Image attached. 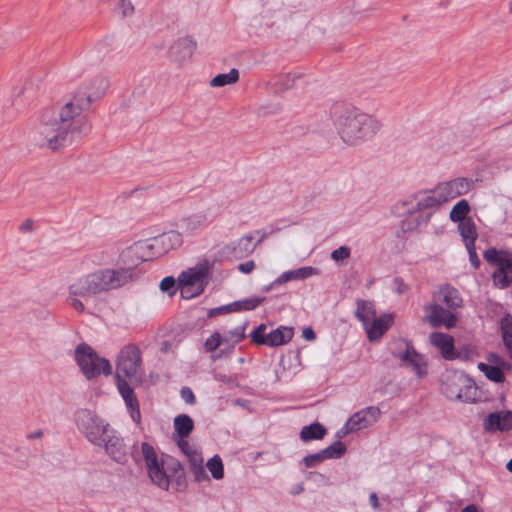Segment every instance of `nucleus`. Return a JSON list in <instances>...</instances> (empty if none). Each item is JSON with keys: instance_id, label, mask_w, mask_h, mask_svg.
<instances>
[{"instance_id": "f704fd0d", "label": "nucleus", "mask_w": 512, "mask_h": 512, "mask_svg": "<svg viewBox=\"0 0 512 512\" xmlns=\"http://www.w3.org/2000/svg\"><path fill=\"white\" fill-rule=\"evenodd\" d=\"M239 80V71L232 68L228 73L218 74L210 81L212 87H223L228 84H234Z\"/></svg>"}, {"instance_id": "052dcab7", "label": "nucleus", "mask_w": 512, "mask_h": 512, "mask_svg": "<svg viewBox=\"0 0 512 512\" xmlns=\"http://www.w3.org/2000/svg\"><path fill=\"white\" fill-rule=\"evenodd\" d=\"M254 268H255V263L252 260L244 262V263H241L238 266V269L242 273H245V274H248V273L252 272Z\"/></svg>"}, {"instance_id": "13d9d810", "label": "nucleus", "mask_w": 512, "mask_h": 512, "mask_svg": "<svg viewBox=\"0 0 512 512\" xmlns=\"http://www.w3.org/2000/svg\"><path fill=\"white\" fill-rule=\"evenodd\" d=\"M181 397L187 404H194L196 401L195 395L189 387L181 389Z\"/></svg>"}, {"instance_id": "9b49d317", "label": "nucleus", "mask_w": 512, "mask_h": 512, "mask_svg": "<svg viewBox=\"0 0 512 512\" xmlns=\"http://www.w3.org/2000/svg\"><path fill=\"white\" fill-rule=\"evenodd\" d=\"M153 257H160L182 244V235L178 231L171 230L156 237L145 240Z\"/></svg>"}, {"instance_id": "5701e85b", "label": "nucleus", "mask_w": 512, "mask_h": 512, "mask_svg": "<svg viewBox=\"0 0 512 512\" xmlns=\"http://www.w3.org/2000/svg\"><path fill=\"white\" fill-rule=\"evenodd\" d=\"M265 297L253 296L247 299L235 301L231 304L212 309L209 313V316H214L215 314H220L223 312H232V311H250L254 310L258 307L263 301Z\"/></svg>"}, {"instance_id": "39448f33", "label": "nucleus", "mask_w": 512, "mask_h": 512, "mask_svg": "<svg viewBox=\"0 0 512 512\" xmlns=\"http://www.w3.org/2000/svg\"><path fill=\"white\" fill-rule=\"evenodd\" d=\"M115 379H128L131 383L142 381L141 350L134 344L124 346L116 359Z\"/></svg>"}, {"instance_id": "c9c22d12", "label": "nucleus", "mask_w": 512, "mask_h": 512, "mask_svg": "<svg viewBox=\"0 0 512 512\" xmlns=\"http://www.w3.org/2000/svg\"><path fill=\"white\" fill-rule=\"evenodd\" d=\"M470 211V206L467 200L462 199L458 201L450 211V219L453 222H461L462 220H466L467 214Z\"/></svg>"}, {"instance_id": "2eb2a0df", "label": "nucleus", "mask_w": 512, "mask_h": 512, "mask_svg": "<svg viewBox=\"0 0 512 512\" xmlns=\"http://www.w3.org/2000/svg\"><path fill=\"white\" fill-rule=\"evenodd\" d=\"M102 447H104L107 455L117 463L123 464L127 460V453L123 439L116 431L111 429L107 435L103 437Z\"/></svg>"}, {"instance_id": "49530a36", "label": "nucleus", "mask_w": 512, "mask_h": 512, "mask_svg": "<svg viewBox=\"0 0 512 512\" xmlns=\"http://www.w3.org/2000/svg\"><path fill=\"white\" fill-rule=\"evenodd\" d=\"M200 225V219L195 216L185 218L181 222V228L188 233L194 232Z\"/></svg>"}, {"instance_id": "dca6fc26", "label": "nucleus", "mask_w": 512, "mask_h": 512, "mask_svg": "<svg viewBox=\"0 0 512 512\" xmlns=\"http://www.w3.org/2000/svg\"><path fill=\"white\" fill-rule=\"evenodd\" d=\"M195 49L196 41L192 37H181L170 47V57L175 62L182 64L192 57Z\"/></svg>"}, {"instance_id": "7c9ffc66", "label": "nucleus", "mask_w": 512, "mask_h": 512, "mask_svg": "<svg viewBox=\"0 0 512 512\" xmlns=\"http://www.w3.org/2000/svg\"><path fill=\"white\" fill-rule=\"evenodd\" d=\"M300 78L302 75L297 73L281 74L273 79L272 86L276 92H284L293 88L295 82Z\"/></svg>"}, {"instance_id": "bf43d9fd", "label": "nucleus", "mask_w": 512, "mask_h": 512, "mask_svg": "<svg viewBox=\"0 0 512 512\" xmlns=\"http://www.w3.org/2000/svg\"><path fill=\"white\" fill-rule=\"evenodd\" d=\"M502 337L512 335V320L510 318H503L501 320Z\"/></svg>"}, {"instance_id": "338daca9", "label": "nucleus", "mask_w": 512, "mask_h": 512, "mask_svg": "<svg viewBox=\"0 0 512 512\" xmlns=\"http://www.w3.org/2000/svg\"><path fill=\"white\" fill-rule=\"evenodd\" d=\"M502 338H503V342H504L505 346L507 347V349L509 350L510 356L512 358V335H508V336H505Z\"/></svg>"}, {"instance_id": "603ef678", "label": "nucleus", "mask_w": 512, "mask_h": 512, "mask_svg": "<svg viewBox=\"0 0 512 512\" xmlns=\"http://www.w3.org/2000/svg\"><path fill=\"white\" fill-rule=\"evenodd\" d=\"M118 9L124 17L131 16L134 12V6L129 0H120Z\"/></svg>"}, {"instance_id": "2f4dec72", "label": "nucleus", "mask_w": 512, "mask_h": 512, "mask_svg": "<svg viewBox=\"0 0 512 512\" xmlns=\"http://www.w3.org/2000/svg\"><path fill=\"white\" fill-rule=\"evenodd\" d=\"M458 230L466 245L472 246L477 239V231L474 221L471 218L459 222Z\"/></svg>"}, {"instance_id": "69168bd1", "label": "nucleus", "mask_w": 512, "mask_h": 512, "mask_svg": "<svg viewBox=\"0 0 512 512\" xmlns=\"http://www.w3.org/2000/svg\"><path fill=\"white\" fill-rule=\"evenodd\" d=\"M43 435H44L43 430L38 429V430H35V431H33V432H31V433L27 434V436H26V437H27V439L35 440V439H40V438H42V437H43Z\"/></svg>"}, {"instance_id": "a211bd4d", "label": "nucleus", "mask_w": 512, "mask_h": 512, "mask_svg": "<svg viewBox=\"0 0 512 512\" xmlns=\"http://www.w3.org/2000/svg\"><path fill=\"white\" fill-rule=\"evenodd\" d=\"M397 357L403 364L410 366L420 378L426 375L427 369L424 357L410 343H406L405 351L399 353Z\"/></svg>"}, {"instance_id": "c03bdc74", "label": "nucleus", "mask_w": 512, "mask_h": 512, "mask_svg": "<svg viewBox=\"0 0 512 512\" xmlns=\"http://www.w3.org/2000/svg\"><path fill=\"white\" fill-rule=\"evenodd\" d=\"M116 386L123 400L136 397L133 388L128 384V379H115Z\"/></svg>"}, {"instance_id": "72a5a7b5", "label": "nucleus", "mask_w": 512, "mask_h": 512, "mask_svg": "<svg viewBox=\"0 0 512 512\" xmlns=\"http://www.w3.org/2000/svg\"><path fill=\"white\" fill-rule=\"evenodd\" d=\"M149 477L158 487L167 490L169 488V479L160 464L148 468Z\"/></svg>"}, {"instance_id": "8fccbe9b", "label": "nucleus", "mask_w": 512, "mask_h": 512, "mask_svg": "<svg viewBox=\"0 0 512 512\" xmlns=\"http://www.w3.org/2000/svg\"><path fill=\"white\" fill-rule=\"evenodd\" d=\"M186 457L188 458L190 469L203 465V457L198 450L191 452Z\"/></svg>"}, {"instance_id": "864d4df0", "label": "nucleus", "mask_w": 512, "mask_h": 512, "mask_svg": "<svg viewBox=\"0 0 512 512\" xmlns=\"http://www.w3.org/2000/svg\"><path fill=\"white\" fill-rule=\"evenodd\" d=\"M175 279L172 276L165 277L160 282V289L164 292H168L170 294H173L174 291H172L175 287Z\"/></svg>"}, {"instance_id": "37998d69", "label": "nucleus", "mask_w": 512, "mask_h": 512, "mask_svg": "<svg viewBox=\"0 0 512 512\" xmlns=\"http://www.w3.org/2000/svg\"><path fill=\"white\" fill-rule=\"evenodd\" d=\"M124 402L127 406V409L130 413L132 420L137 424L140 423L141 414L137 397L126 399Z\"/></svg>"}, {"instance_id": "aec40b11", "label": "nucleus", "mask_w": 512, "mask_h": 512, "mask_svg": "<svg viewBox=\"0 0 512 512\" xmlns=\"http://www.w3.org/2000/svg\"><path fill=\"white\" fill-rule=\"evenodd\" d=\"M430 343L437 348L445 360H455L454 338L443 332H432L429 335Z\"/></svg>"}, {"instance_id": "393cba45", "label": "nucleus", "mask_w": 512, "mask_h": 512, "mask_svg": "<svg viewBox=\"0 0 512 512\" xmlns=\"http://www.w3.org/2000/svg\"><path fill=\"white\" fill-rule=\"evenodd\" d=\"M354 316L362 323L363 327L367 326L376 316V308L373 301L357 299Z\"/></svg>"}, {"instance_id": "f257e3e1", "label": "nucleus", "mask_w": 512, "mask_h": 512, "mask_svg": "<svg viewBox=\"0 0 512 512\" xmlns=\"http://www.w3.org/2000/svg\"><path fill=\"white\" fill-rule=\"evenodd\" d=\"M89 107L78 97H73L57 110H47L41 117L38 143L56 150L64 146L69 136L81 133L87 125L85 111Z\"/></svg>"}, {"instance_id": "4d7b16f0", "label": "nucleus", "mask_w": 512, "mask_h": 512, "mask_svg": "<svg viewBox=\"0 0 512 512\" xmlns=\"http://www.w3.org/2000/svg\"><path fill=\"white\" fill-rule=\"evenodd\" d=\"M177 444L185 456L189 455L191 452H194L196 450L193 446L190 445L186 438H179Z\"/></svg>"}, {"instance_id": "6e6552de", "label": "nucleus", "mask_w": 512, "mask_h": 512, "mask_svg": "<svg viewBox=\"0 0 512 512\" xmlns=\"http://www.w3.org/2000/svg\"><path fill=\"white\" fill-rule=\"evenodd\" d=\"M208 274V267L202 264L183 271L178 278L181 296L192 299L203 293L208 284Z\"/></svg>"}, {"instance_id": "a18cd8bd", "label": "nucleus", "mask_w": 512, "mask_h": 512, "mask_svg": "<svg viewBox=\"0 0 512 512\" xmlns=\"http://www.w3.org/2000/svg\"><path fill=\"white\" fill-rule=\"evenodd\" d=\"M225 341H227V339L222 338L218 332H215L205 341L204 346L207 351L212 352L215 351L222 343H225Z\"/></svg>"}, {"instance_id": "e433bc0d", "label": "nucleus", "mask_w": 512, "mask_h": 512, "mask_svg": "<svg viewBox=\"0 0 512 512\" xmlns=\"http://www.w3.org/2000/svg\"><path fill=\"white\" fill-rule=\"evenodd\" d=\"M479 370H481L485 376L495 382V383H502L505 380V375L503 371L498 366H492L485 363H479L478 364Z\"/></svg>"}, {"instance_id": "58836bf2", "label": "nucleus", "mask_w": 512, "mask_h": 512, "mask_svg": "<svg viewBox=\"0 0 512 512\" xmlns=\"http://www.w3.org/2000/svg\"><path fill=\"white\" fill-rule=\"evenodd\" d=\"M206 466L214 479L220 480L224 477V467L220 456L214 455L208 460Z\"/></svg>"}, {"instance_id": "e2e57ef3", "label": "nucleus", "mask_w": 512, "mask_h": 512, "mask_svg": "<svg viewBox=\"0 0 512 512\" xmlns=\"http://www.w3.org/2000/svg\"><path fill=\"white\" fill-rule=\"evenodd\" d=\"M302 337L305 340L313 341L316 338V334H315L314 330L311 327H305L302 330Z\"/></svg>"}, {"instance_id": "de8ad7c7", "label": "nucleus", "mask_w": 512, "mask_h": 512, "mask_svg": "<svg viewBox=\"0 0 512 512\" xmlns=\"http://www.w3.org/2000/svg\"><path fill=\"white\" fill-rule=\"evenodd\" d=\"M351 255V249L347 246H340L331 253V259L335 262L346 260Z\"/></svg>"}, {"instance_id": "4468645a", "label": "nucleus", "mask_w": 512, "mask_h": 512, "mask_svg": "<svg viewBox=\"0 0 512 512\" xmlns=\"http://www.w3.org/2000/svg\"><path fill=\"white\" fill-rule=\"evenodd\" d=\"M440 193L437 187L428 191H421L410 196L405 202V206H411V209L425 211L435 208L443 204Z\"/></svg>"}, {"instance_id": "f3484780", "label": "nucleus", "mask_w": 512, "mask_h": 512, "mask_svg": "<svg viewBox=\"0 0 512 512\" xmlns=\"http://www.w3.org/2000/svg\"><path fill=\"white\" fill-rule=\"evenodd\" d=\"M433 302H437L440 305L443 304L452 311L462 306L463 299L456 288L450 285H444L434 292Z\"/></svg>"}, {"instance_id": "9d476101", "label": "nucleus", "mask_w": 512, "mask_h": 512, "mask_svg": "<svg viewBox=\"0 0 512 512\" xmlns=\"http://www.w3.org/2000/svg\"><path fill=\"white\" fill-rule=\"evenodd\" d=\"M424 318L431 327L437 328L444 326L447 329L456 326L457 318L448 308H444L437 302H431L424 306Z\"/></svg>"}, {"instance_id": "bb28decb", "label": "nucleus", "mask_w": 512, "mask_h": 512, "mask_svg": "<svg viewBox=\"0 0 512 512\" xmlns=\"http://www.w3.org/2000/svg\"><path fill=\"white\" fill-rule=\"evenodd\" d=\"M317 274H318V270L313 267H310V266L301 267V268H298L295 270H290V271H286V272L282 273L273 282L272 285H281V284L287 283L292 280H302V279H306L308 277H311V276L317 275Z\"/></svg>"}, {"instance_id": "473e14b6", "label": "nucleus", "mask_w": 512, "mask_h": 512, "mask_svg": "<svg viewBox=\"0 0 512 512\" xmlns=\"http://www.w3.org/2000/svg\"><path fill=\"white\" fill-rule=\"evenodd\" d=\"M444 393L450 399H457L463 402H473L475 400L474 394L476 393V387L473 385H466L464 388L456 390L447 389Z\"/></svg>"}, {"instance_id": "423d86ee", "label": "nucleus", "mask_w": 512, "mask_h": 512, "mask_svg": "<svg viewBox=\"0 0 512 512\" xmlns=\"http://www.w3.org/2000/svg\"><path fill=\"white\" fill-rule=\"evenodd\" d=\"M77 429L92 444L101 446L103 437L111 430L110 425L94 411L83 408L74 414Z\"/></svg>"}, {"instance_id": "ea45409f", "label": "nucleus", "mask_w": 512, "mask_h": 512, "mask_svg": "<svg viewBox=\"0 0 512 512\" xmlns=\"http://www.w3.org/2000/svg\"><path fill=\"white\" fill-rule=\"evenodd\" d=\"M141 451L147 468L160 464L154 448L149 443H142Z\"/></svg>"}, {"instance_id": "09e8293b", "label": "nucleus", "mask_w": 512, "mask_h": 512, "mask_svg": "<svg viewBox=\"0 0 512 512\" xmlns=\"http://www.w3.org/2000/svg\"><path fill=\"white\" fill-rule=\"evenodd\" d=\"M190 472L193 474L194 480L198 483L210 481L203 465L190 469Z\"/></svg>"}, {"instance_id": "b1692460", "label": "nucleus", "mask_w": 512, "mask_h": 512, "mask_svg": "<svg viewBox=\"0 0 512 512\" xmlns=\"http://www.w3.org/2000/svg\"><path fill=\"white\" fill-rule=\"evenodd\" d=\"M406 217L402 220V228L404 231L417 230L420 226L426 225L430 221L431 213L411 209V206H406Z\"/></svg>"}, {"instance_id": "cd10ccee", "label": "nucleus", "mask_w": 512, "mask_h": 512, "mask_svg": "<svg viewBox=\"0 0 512 512\" xmlns=\"http://www.w3.org/2000/svg\"><path fill=\"white\" fill-rule=\"evenodd\" d=\"M293 328L280 326L279 328L268 333L267 345L276 347L288 343L293 337Z\"/></svg>"}, {"instance_id": "ddd939ff", "label": "nucleus", "mask_w": 512, "mask_h": 512, "mask_svg": "<svg viewBox=\"0 0 512 512\" xmlns=\"http://www.w3.org/2000/svg\"><path fill=\"white\" fill-rule=\"evenodd\" d=\"M474 183L473 179L459 177L450 181L441 182L436 187L445 203L456 197L467 194L473 188Z\"/></svg>"}, {"instance_id": "1a4fd4ad", "label": "nucleus", "mask_w": 512, "mask_h": 512, "mask_svg": "<svg viewBox=\"0 0 512 512\" xmlns=\"http://www.w3.org/2000/svg\"><path fill=\"white\" fill-rule=\"evenodd\" d=\"M152 259L149 246L146 241H139L125 249L120 255L121 266L113 269L114 271H125L129 274L130 279L127 284L136 278V267L143 261Z\"/></svg>"}, {"instance_id": "7ed1b4c3", "label": "nucleus", "mask_w": 512, "mask_h": 512, "mask_svg": "<svg viewBox=\"0 0 512 512\" xmlns=\"http://www.w3.org/2000/svg\"><path fill=\"white\" fill-rule=\"evenodd\" d=\"M130 279L125 271H114L112 268L98 269L75 278L68 286V302L80 313L85 311L84 302L94 299L102 293L123 287Z\"/></svg>"}, {"instance_id": "3c124183", "label": "nucleus", "mask_w": 512, "mask_h": 512, "mask_svg": "<svg viewBox=\"0 0 512 512\" xmlns=\"http://www.w3.org/2000/svg\"><path fill=\"white\" fill-rule=\"evenodd\" d=\"M322 461H324V459L322 458L320 451L314 454L307 455L303 459L305 466L308 468L314 467L317 464L321 463Z\"/></svg>"}, {"instance_id": "c756f323", "label": "nucleus", "mask_w": 512, "mask_h": 512, "mask_svg": "<svg viewBox=\"0 0 512 512\" xmlns=\"http://www.w3.org/2000/svg\"><path fill=\"white\" fill-rule=\"evenodd\" d=\"M326 428L318 423H312L310 425L304 426L300 431V439L303 442H309L312 440H321L326 435Z\"/></svg>"}, {"instance_id": "5fc2aeb1", "label": "nucleus", "mask_w": 512, "mask_h": 512, "mask_svg": "<svg viewBox=\"0 0 512 512\" xmlns=\"http://www.w3.org/2000/svg\"><path fill=\"white\" fill-rule=\"evenodd\" d=\"M466 248L468 250L469 260H470L472 266L475 269H477L480 266V260H479V257L477 255V253H476L475 244H472V246L466 245Z\"/></svg>"}, {"instance_id": "79ce46f5", "label": "nucleus", "mask_w": 512, "mask_h": 512, "mask_svg": "<svg viewBox=\"0 0 512 512\" xmlns=\"http://www.w3.org/2000/svg\"><path fill=\"white\" fill-rule=\"evenodd\" d=\"M266 325L260 324L250 334L251 342L256 345H267L268 333Z\"/></svg>"}, {"instance_id": "680f3d73", "label": "nucleus", "mask_w": 512, "mask_h": 512, "mask_svg": "<svg viewBox=\"0 0 512 512\" xmlns=\"http://www.w3.org/2000/svg\"><path fill=\"white\" fill-rule=\"evenodd\" d=\"M394 284L398 294H403L408 291V286L404 283L403 279L395 278Z\"/></svg>"}, {"instance_id": "4be33fe9", "label": "nucleus", "mask_w": 512, "mask_h": 512, "mask_svg": "<svg viewBox=\"0 0 512 512\" xmlns=\"http://www.w3.org/2000/svg\"><path fill=\"white\" fill-rule=\"evenodd\" d=\"M484 427L488 431H509L512 429V412L490 413L484 421Z\"/></svg>"}, {"instance_id": "c85d7f7f", "label": "nucleus", "mask_w": 512, "mask_h": 512, "mask_svg": "<svg viewBox=\"0 0 512 512\" xmlns=\"http://www.w3.org/2000/svg\"><path fill=\"white\" fill-rule=\"evenodd\" d=\"M173 426L179 438H187L194 429V421L187 414H179L174 418Z\"/></svg>"}, {"instance_id": "774afa93", "label": "nucleus", "mask_w": 512, "mask_h": 512, "mask_svg": "<svg viewBox=\"0 0 512 512\" xmlns=\"http://www.w3.org/2000/svg\"><path fill=\"white\" fill-rule=\"evenodd\" d=\"M369 502L374 509L379 508L378 497L376 493H371L369 496Z\"/></svg>"}, {"instance_id": "0e129e2a", "label": "nucleus", "mask_w": 512, "mask_h": 512, "mask_svg": "<svg viewBox=\"0 0 512 512\" xmlns=\"http://www.w3.org/2000/svg\"><path fill=\"white\" fill-rule=\"evenodd\" d=\"M351 432H355L354 429H352V426L349 425V422L347 421L345 423V425L337 432V437H343V436H346L347 434L351 433Z\"/></svg>"}, {"instance_id": "f8f14e48", "label": "nucleus", "mask_w": 512, "mask_h": 512, "mask_svg": "<svg viewBox=\"0 0 512 512\" xmlns=\"http://www.w3.org/2000/svg\"><path fill=\"white\" fill-rule=\"evenodd\" d=\"M109 87V81L104 76H96L81 86L74 95L82 102H87L90 107L91 103L99 100Z\"/></svg>"}, {"instance_id": "20e7f679", "label": "nucleus", "mask_w": 512, "mask_h": 512, "mask_svg": "<svg viewBox=\"0 0 512 512\" xmlns=\"http://www.w3.org/2000/svg\"><path fill=\"white\" fill-rule=\"evenodd\" d=\"M74 358L87 380L95 379L101 374L105 376L112 374L110 361L100 357L97 352L86 343H81L76 346Z\"/></svg>"}, {"instance_id": "f03ea898", "label": "nucleus", "mask_w": 512, "mask_h": 512, "mask_svg": "<svg viewBox=\"0 0 512 512\" xmlns=\"http://www.w3.org/2000/svg\"><path fill=\"white\" fill-rule=\"evenodd\" d=\"M331 116L340 139L348 146L361 145L382 128L380 120L348 104H335Z\"/></svg>"}, {"instance_id": "6e6d98bb", "label": "nucleus", "mask_w": 512, "mask_h": 512, "mask_svg": "<svg viewBox=\"0 0 512 512\" xmlns=\"http://www.w3.org/2000/svg\"><path fill=\"white\" fill-rule=\"evenodd\" d=\"M455 359L469 360L473 354V350L468 346H463L459 350L455 349Z\"/></svg>"}, {"instance_id": "a19ab883", "label": "nucleus", "mask_w": 512, "mask_h": 512, "mask_svg": "<svg viewBox=\"0 0 512 512\" xmlns=\"http://www.w3.org/2000/svg\"><path fill=\"white\" fill-rule=\"evenodd\" d=\"M247 324L248 323L245 322L243 325L238 326V327L234 328L233 330H231L229 332V335L224 337V339H227V341H225V343L231 344V346L234 347L237 343L242 341L246 337L245 330H246Z\"/></svg>"}, {"instance_id": "0eeeda50", "label": "nucleus", "mask_w": 512, "mask_h": 512, "mask_svg": "<svg viewBox=\"0 0 512 512\" xmlns=\"http://www.w3.org/2000/svg\"><path fill=\"white\" fill-rule=\"evenodd\" d=\"M483 257L496 267L491 275L493 285L498 289L508 288L512 284V252L492 247L484 252Z\"/></svg>"}, {"instance_id": "a878e982", "label": "nucleus", "mask_w": 512, "mask_h": 512, "mask_svg": "<svg viewBox=\"0 0 512 512\" xmlns=\"http://www.w3.org/2000/svg\"><path fill=\"white\" fill-rule=\"evenodd\" d=\"M257 244L253 243L251 234L245 235L236 242L231 243L227 248L231 250V254L238 259H242L250 255L256 248Z\"/></svg>"}, {"instance_id": "4c0bfd02", "label": "nucleus", "mask_w": 512, "mask_h": 512, "mask_svg": "<svg viewBox=\"0 0 512 512\" xmlns=\"http://www.w3.org/2000/svg\"><path fill=\"white\" fill-rule=\"evenodd\" d=\"M346 452V446L341 441H336L329 447L320 451L322 458L326 459H339Z\"/></svg>"}, {"instance_id": "412c9836", "label": "nucleus", "mask_w": 512, "mask_h": 512, "mask_svg": "<svg viewBox=\"0 0 512 512\" xmlns=\"http://www.w3.org/2000/svg\"><path fill=\"white\" fill-rule=\"evenodd\" d=\"M393 324L391 314H383L380 317H374L367 326L364 327L367 338L371 342L378 341Z\"/></svg>"}, {"instance_id": "6ab92c4d", "label": "nucleus", "mask_w": 512, "mask_h": 512, "mask_svg": "<svg viewBox=\"0 0 512 512\" xmlns=\"http://www.w3.org/2000/svg\"><path fill=\"white\" fill-rule=\"evenodd\" d=\"M380 413L381 412L378 407L369 406L354 413L348 419V422L349 425L352 426V429L359 431L375 423L378 420Z\"/></svg>"}]
</instances>
